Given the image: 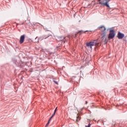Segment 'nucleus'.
<instances>
[{
	"label": "nucleus",
	"instance_id": "1",
	"mask_svg": "<svg viewBox=\"0 0 127 127\" xmlns=\"http://www.w3.org/2000/svg\"><path fill=\"white\" fill-rule=\"evenodd\" d=\"M99 28L101 31V38L102 39H104V38L106 37V35H107V32H108V30H107L106 27L104 26H100L99 27Z\"/></svg>",
	"mask_w": 127,
	"mask_h": 127
},
{
	"label": "nucleus",
	"instance_id": "2",
	"mask_svg": "<svg viewBox=\"0 0 127 127\" xmlns=\"http://www.w3.org/2000/svg\"><path fill=\"white\" fill-rule=\"evenodd\" d=\"M89 31L86 30V31H79L77 34H72L69 35L67 36V38H76V37H77V35L78 34V33H79L80 35H81V34L83 33V32H84V33L86 32H88Z\"/></svg>",
	"mask_w": 127,
	"mask_h": 127
},
{
	"label": "nucleus",
	"instance_id": "3",
	"mask_svg": "<svg viewBox=\"0 0 127 127\" xmlns=\"http://www.w3.org/2000/svg\"><path fill=\"white\" fill-rule=\"evenodd\" d=\"M86 46H87V47H90V48H92V46H98L97 40H93V41L86 43Z\"/></svg>",
	"mask_w": 127,
	"mask_h": 127
},
{
	"label": "nucleus",
	"instance_id": "4",
	"mask_svg": "<svg viewBox=\"0 0 127 127\" xmlns=\"http://www.w3.org/2000/svg\"><path fill=\"white\" fill-rule=\"evenodd\" d=\"M116 36V33H115V30L110 29V33L108 35V39H113Z\"/></svg>",
	"mask_w": 127,
	"mask_h": 127
},
{
	"label": "nucleus",
	"instance_id": "5",
	"mask_svg": "<svg viewBox=\"0 0 127 127\" xmlns=\"http://www.w3.org/2000/svg\"><path fill=\"white\" fill-rule=\"evenodd\" d=\"M111 0H103L102 1H99V4H102V5H105L107 7H110V5H109V2Z\"/></svg>",
	"mask_w": 127,
	"mask_h": 127
},
{
	"label": "nucleus",
	"instance_id": "6",
	"mask_svg": "<svg viewBox=\"0 0 127 127\" xmlns=\"http://www.w3.org/2000/svg\"><path fill=\"white\" fill-rule=\"evenodd\" d=\"M12 61L14 65L17 66V67H20V66H21V62H20V61H18L16 59H13Z\"/></svg>",
	"mask_w": 127,
	"mask_h": 127
},
{
	"label": "nucleus",
	"instance_id": "7",
	"mask_svg": "<svg viewBox=\"0 0 127 127\" xmlns=\"http://www.w3.org/2000/svg\"><path fill=\"white\" fill-rule=\"evenodd\" d=\"M50 36L52 37V35H50L47 36V35H44L42 36H40L38 38V41H41L43 40V39H46L47 38H48V37H50Z\"/></svg>",
	"mask_w": 127,
	"mask_h": 127
},
{
	"label": "nucleus",
	"instance_id": "8",
	"mask_svg": "<svg viewBox=\"0 0 127 127\" xmlns=\"http://www.w3.org/2000/svg\"><path fill=\"white\" fill-rule=\"evenodd\" d=\"M117 37L118 39H123V38L125 37V34L121 32H118L117 34Z\"/></svg>",
	"mask_w": 127,
	"mask_h": 127
},
{
	"label": "nucleus",
	"instance_id": "9",
	"mask_svg": "<svg viewBox=\"0 0 127 127\" xmlns=\"http://www.w3.org/2000/svg\"><path fill=\"white\" fill-rule=\"evenodd\" d=\"M24 39H25V35H22L20 36L19 43L20 44H22L24 42Z\"/></svg>",
	"mask_w": 127,
	"mask_h": 127
},
{
	"label": "nucleus",
	"instance_id": "10",
	"mask_svg": "<svg viewBox=\"0 0 127 127\" xmlns=\"http://www.w3.org/2000/svg\"><path fill=\"white\" fill-rule=\"evenodd\" d=\"M66 38V37H63V36H61L59 38L60 39V42H62V43H65V42L66 41V40H65V39Z\"/></svg>",
	"mask_w": 127,
	"mask_h": 127
},
{
	"label": "nucleus",
	"instance_id": "11",
	"mask_svg": "<svg viewBox=\"0 0 127 127\" xmlns=\"http://www.w3.org/2000/svg\"><path fill=\"white\" fill-rule=\"evenodd\" d=\"M42 26L43 27V28L45 30V31H50V30L47 29V28H46V27H44L43 25Z\"/></svg>",
	"mask_w": 127,
	"mask_h": 127
},
{
	"label": "nucleus",
	"instance_id": "12",
	"mask_svg": "<svg viewBox=\"0 0 127 127\" xmlns=\"http://www.w3.org/2000/svg\"><path fill=\"white\" fill-rule=\"evenodd\" d=\"M81 120V118L79 116L76 117V122H79Z\"/></svg>",
	"mask_w": 127,
	"mask_h": 127
},
{
	"label": "nucleus",
	"instance_id": "13",
	"mask_svg": "<svg viewBox=\"0 0 127 127\" xmlns=\"http://www.w3.org/2000/svg\"><path fill=\"white\" fill-rule=\"evenodd\" d=\"M105 44H107L108 43V41L107 40V38H105V41H104Z\"/></svg>",
	"mask_w": 127,
	"mask_h": 127
},
{
	"label": "nucleus",
	"instance_id": "14",
	"mask_svg": "<svg viewBox=\"0 0 127 127\" xmlns=\"http://www.w3.org/2000/svg\"><path fill=\"white\" fill-rule=\"evenodd\" d=\"M53 82H54L55 83V84L58 85V82H57L56 80H53Z\"/></svg>",
	"mask_w": 127,
	"mask_h": 127
},
{
	"label": "nucleus",
	"instance_id": "15",
	"mask_svg": "<svg viewBox=\"0 0 127 127\" xmlns=\"http://www.w3.org/2000/svg\"><path fill=\"white\" fill-rule=\"evenodd\" d=\"M124 41H125V42L127 43V37H125L124 39Z\"/></svg>",
	"mask_w": 127,
	"mask_h": 127
},
{
	"label": "nucleus",
	"instance_id": "16",
	"mask_svg": "<svg viewBox=\"0 0 127 127\" xmlns=\"http://www.w3.org/2000/svg\"><path fill=\"white\" fill-rule=\"evenodd\" d=\"M49 124H50V121L49 120V121L48 122V123L46 125V127H48V126L49 125Z\"/></svg>",
	"mask_w": 127,
	"mask_h": 127
},
{
	"label": "nucleus",
	"instance_id": "17",
	"mask_svg": "<svg viewBox=\"0 0 127 127\" xmlns=\"http://www.w3.org/2000/svg\"><path fill=\"white\" fill-rule=\"evenodd\" d=\"M85 127H91V123H89L88 126H85Z\"/></svg>",
	"mask_w": 127,
	"mask_h": 127
},
{
	"label": "nucleus",
	"instance_id": "18",
	"mask_svg": "<svg viewBox=\"0 0 127 127\" xmlns=\"http://www.w3.org/2000/svg\"><path fill=\"white\" fill-rule=\"evenodd\" d=\"M53 117L54 116H53L52 115V116L50 117V118L49 119V121H51V119H52V118H53Z\"/></svg>",
	"mask_w": 127,
	"mask_h": 127
},
{
	"label": "nucleus",
	"instance_id": "19",
	"mask_svg": "<svg viewBox=\"0 0 127 127\" xmlns=\"http://www.w3.org/2000/svg\"><path fill=\"white\" fill-rule=\"evenodd\" d=\"M56 112H57V107L56 108V109L54 111V113H56Z\"/></svg>",
	"mask_w": 127,
	"mask_h": 127
},
{
	"label": "nucleus",
	"instance_id": "20",
	"mask_svg": "<svg viewBox=\"0 0 127 127\" xmlns=\"http://www.w3.org/2000/svg\"><path fill=\"white\" fill-rule=\"evenodd\" d=\"M56 114V112H54L53 114L52 115L53 117H54V116H55V115Z\"/></svg>",
	"mask_w": 127,
	"mask_h": 127
},
{
	"label": "nucleus",
	"instance_id": "21",
	"mask_svg": "<svg viewBox=\"0 0 127 127\" xmlns=\"http://www.w3.org/2000/svg\"><path fill=\"white\" fill-rule=\"evenodd\" d=\"M23 24H24V22H23V23H22L21 24V25H23Z\"/></svg>",
	"mask_w": 127,
	"mask_h": 127
},
{
	"label": "nucleus",
	"instance_id": "22",
	"mask_svg": "<svg viewBox=\"0 0 127 127\" xmlns=\"http://www.w3.org/2000/svg\"><path fill=\"white\" fill-rule=\"evenodd\" d=\"M37 38H38V37H37L35 39V40H36V39H37Z\"/></svg>",
	"mask_w": 127,
	"mask_h": 127
},
{
	"label": "nucleus",
	"instance_id": "23",
	"mask_svg": "<svg viewBox=\"0 0 127 127\" xmlns=\"http://www.w3.org/2000/svg\"><path fill=\"white\" fill-rule=\"evenodd\" d=\"M87 103H88V102H87V101H85V104H87Z\"/></svg>",
	"mask_w": 127,
	"mask_h": 127
},
{
	"label": "nucleus",
	"instance_id": "24",
	"mask_svg": "<svg viewBox=\"0 0 127 127\" xmlns=\"http://www.w3.org/2000/svg\"><path fill=\"white\" fill-rule=\"evenodd\" d=\"M99 0V1H101V0Z\"/></svg>",
	"mask_w": 127,
	"mask_h": 127
},
{
	"label": "nucleus",
	"instance_id": "25",
	"mask_svg": "<svg viewBox=\"0 0 127 127\" xmlns=\"http://www.w3.org/2000/svg\"><path fill=\"white\" fill-rule=\"evenodd\" d=\"M81 111H83V108H82Z\"/></svg>",
	"mask_w": 127,
	"mask_h": 127
}]
</instances>
